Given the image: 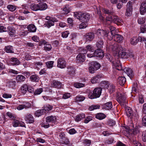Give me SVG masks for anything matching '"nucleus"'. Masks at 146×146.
<instances>
[{
	"mask_svg": "<svg viewBox=\"0 0 146 146\" xmlns=\"http://www.w3.org/2000/svg\"><path fill=\"white\" fill-rule=\"evenodd\" d=\"M9 31V35H14L16 33V31L14 28H13L11 26H9L7 27V31Z\"/></svg>",
	"mask_w": 146,
	"mask_h": 146,
	"instance_id": "38",
	"label": "nucleus"
},
{
	"mask_svg": "<svg viewBox=\"0 0 146 146\" xmlns=\"http://www.w3.org/2000/svg\"><path fill=\"white\" fill-rule=\"evenodd\" d=\"M69 34V32L68 31H66L62 33V36L63 38H66L67 37Z\"/></svg>",
	"mask_w": 146,
	"mask_h": 146,
	"instance_id": "62",
	"label": "nucleus"
},
{
	"mask_svg": "<svg viewBox=\"0 0 146 146\" xmlns=\"http://www.w3.org/2000/svg\"><path fill=\"white\" fill-rule=\"evenodd\" d=\"M139 127L137 126H135V128L133 129V133L134 135L137 134L139 132Z\"/></svg>",
	"mask_w": 146,
	"mask_h": 146,
	"instance_id": "61",
	"label": "nucleus"
},
{
	"mask_svg": "<svg viewBox=\"0 0 146 146\" xmlns=\"http://www.w3.org/2000/svg\"><path fill=\"white\" fill-rule=\"evenodd\" d=\"M33 65V67L35 69H36L37 70H39L40 69L39 67H42L43 65V63L41 62H34L32 64Z\"/></svg>",
	"mask_w": 146,
	"mask_h": 146,
	"instance_id": "26",
	"label": "nucleus"
},
{
	"mask_svg": "<svg viewBox=\"0 0 146 146\" xmlns=\"http://www.w3.org/2000/svg\"><path fill=\"white\" fill-rule=\"evenodd\" d=\"M140 31L142 33H146V24L145 25L141 26L140 27Z\"/></svg>",
	"mask_w": 146,
	"mask_h": 146,
	"instance_id": "64",
	"label": "nucleus"
},
{
	"mask_svg": "<svg viewBox=\"0 0 146 146\" xmlns=\"http://www.w3.org/2000/svg\"><path fill=\"white\" fill-rule=\"evenodd\" d=\"M123 70L130 78L133 76V72L131 68L125 67L123 69Z\"/></svg>",
	"mask_w": 146,
	"mask_h": 146,
	"instance_id": "20",
	"label": "nucleus"
},
{
	"mask_svg": "<svg viewBox=\"0 0 146 146\" xmlns=\"http://www.w3.org/2000/svg\"><path fill=\"white\" fill-rule=\"evenodd\" d=\"M79 54L76 57V62L78 63L81 64L85 60V54L87 52V51L84 48H81L79 49Z\"/></svg>",
	"mask_w": 146,
	"mask_h": 146,
	"instance_id": "4",
	"label": "nucleus"
},
{
	"mask_svg": "<svg viewBox=\"0 0 146 146\" xmlns=\"http://www.w3.org/2000/svg\"><path fill=\"white\" fill-rule=\"evenodd\" d=\"M117 81L119 84L123 85L126 81V79L124 77H119L118 78Z\"/></svg>",
	"mask_w": 146,
	"mask_h": 146,
	"instance_id": "34",
	"label": "nucleus"
},
{
	"mask_svg": "<svg viewBox=\"0 0 146 146\" xmlns=\"http://www.w3.org/2000/svg\"><path fill=\"white\" fill-rule=\"evenodd\" d=\"M109 91L110 93L114 92L115 90V86L112 84H110L108 88Z\"/></svg>",
	"mask_w": 146,
	"mask_h": 146,
	"instance_id": "48",
	"label": "nucleus"
},
{
	"mask_svg": "<svg viewBox=\"0 0 146 146\" xmlns=\"http://www.w3.org/2000/svg\"><path fill=\"white\" fill-rule=\"evenodd\" d=\"M83 143L84 145L86 146H89L91 143L90 140L87 139L84 140Z\"/></svg>",
	"mask_w": 146,
	"mask_h": 146,
	"instance_id": "60",
	"label": "nucleus"
},
{
	"mask_svg": "<svg viewBox=\"0 0 146 146\" xmlns=\"http://www.w3.org/2000/svg\"><path fill=\"white\" fill-rule=\"evenodd\" d=\"M42 43L44 46V50L46 51H50L52 47L50 44L45 40H42Z\"/></svg>",
	"mask_w": 146,
	"mask_h": 146,
	"instance_id": "17",
	"label": "nucleus"
},
{
	"mask_svg": "<svg viewBox=\"0 0 146 146\" xmlns=\"http://www.w3.org/2000/svg\"><path fill=\"white\" fill-rule=\"evenodd\" d=\"M86 41H91L94 37V35L93 33H86L84 36Z\"/></svg>",
	"mask_w": 146,
	"mask_h": 146,
	"instance_id": "19",
	"label": "nucleus"
},
{
	"mask_svg": "<svg viewBox=\"0 0 146 146\" xmlns=\"http://www.w3.org/2000/svg\"><path fill=\"white\" fill-rule=\"evenodd\" d=\"M102 89L101 88H95L93 92L90 91L88 92V96L89 98L94 99L100 97L102 93Z\"/></svg>",
	"mask_w": 146,
	"mask_h": 146,
	"instance_id": "5",
	"label": "nucleus"
},
{
	"mask_svg": "<svg viewBox=\"0 0 146 146\" xmlns=\"http://www.w3.org/2000/svg\"><path fill=\"white\" fill-rule=\"evenodd\" d=\"M71 94L69 93H66L64 94L63 95L62 98L64 99H66L70 97Z\"/></svg>",
	"mask_w": 146,
	"mask_h": 146,
	"instance_id": "58",
	"label": "nucleus"
},
{
	"mask_svg": "<svg viewBox=\"0 0 146 146\" xmlns=\"http://www.w3.org/2000/svg\"><path fill=\"white\" fill-rule=\"evenodd\" d=\"M31 9L33 11H37L39 10V5L38 4L33 3L30 6Z\"/></svg>",
	"mask_w": 146,
	"mask_h": 146,
	"instance_id": "28",
	"label": "nucleus"
},
{
	"mask_svg": "<svg viewBox=\"0 0 146 146\" xmlns=\"http://www.w3.org/2000/svg\"><path fill=\"white\" fill-rule=\"evenodd\" d=\"M7 83L10 87L14 89L16 84V82L15 79H11L7 81Z\"/></svg>",
	"mask_w": 146,
	"mask_h": 146,
	"instance_id": "25",
	"label": "nucleus"
},
{
	"mask_svg": "<svg viewBox=\"0 0 146 146\" xmlns=\"http://www.w3.org/2000/svg\"><path fill=\"white\" fill-rule=\"evenodd\" d=\"M138 42V40L137 37H133L130 40V43L133 45H136Z\"/></svg>",
	"mask_w": 146,
	"mask_h": 146,
	"instance_id": "40",
	"label": "nucleus"
},
{
	"mask_svg": "<svg viewBox=\"0 0 146 146\" xmlns=\"http://www.w3.org/2000/svg\"><path fill=\"white\" fill-rule=\"evenodd\" d=\"M62 85L61 82L56 80H54L52 82V85L53 87L59 88L61 87Z\"/></svg>",
	"mask_w": 146,
	"mask_h": 146,
	"instance_id": "30",
	"label": "nucleus"
},
{
	"mask_svg": "<svg viewBox=\"0 0 146 146\" xmlns=\"http://www.w3.org/2000/svg\"><path fill=\"white\" fill-rule=\"evenodd\" d=\"M5 49V51L7 53H13L14 52L12 46L10 45L6 46Z\"/></svg>",
	"mask_w": 146,
	"mask_h": 146,
	"instance_id": "37",
	"label": "nucleus"
},
{
	"mask_svg": "<svg viewBox=\"0 0 146 146\" xmlns=\"http://www.w3.org/2000/svg\"><path fill=\"white\" fill-rule=\"evenodd\" d=\"M132 9H127L125 13V15L127 17H130L132 14Z\"/></svg>",
	"mask_w": 146,
	"mask_h": 146,
	"instance_id": "59",
	"label": "nucleus"
},
{
	"mask_svg": "<svg viewBox=\"0 0 146 146\" xmlns=\"http://www.w3.org/2000/svg\"><path fill=\"white\" fill-rule=\"evenodd\" d=\"M108 32L106 30L99 29L96 32L99 38L101 39L105 38L107 37L108 38Z\"/></svg>",
	"mask_w": 146,
	"mask_h": 146,
	"instance_id": "12",
	"label": "nucleus"
},
{
	"mask_svg": "<svg viewBox=\"0 0 146 146\" xmlns=\"http://www.w3.org/2000/svg\"><path fill=\"white\" fill-rule=\"evenodd\" d=\"M65 134L64 133L61 132L60 133L59 136L60 138L63 139H65V141H63V143H68V139L65 137Z\"/></svg>",
	"mask_w": 146,
	"mask_h": 146,
	"instance_id": "42",
	"label": "nucleus"
},
{
	"mask_svg": "<svg viewBox=\"0 0 146 146\" xmlns=\"http://www.w3.org/2000/svg\"><path fill=\"white\" fill-rule=\"evenodd\" d=\"M43 91V89L42 88H38L35 90L34 93V94L35 95L40 94L42 93Z\"/></svg>",
	"mask_w": 146,
	"mask_h": 146,
	"instance_id": "56",
	"label": "nucleus"
},
{
	"mask_svg": "<svg viewBox=\"0 0 146 146\" xmlns=\"http://www.w3.org/2000/svg\"><path fill=\"white\" fill-rule=\"evenodd\" d=\"M107 48L112 51L114 56H117L122 58H127L129 57L134 59V54L131 52H128L126 49L122 47L121 45L115 43L111 45H108Z\"/></svg>",
	"mask_w": 146,
	"mask_h": 146,
	"instance_id": "1",
	"label": "nucleus"
},
{
	"mask_svg": "<svg viewBox=\"0 0 146 146\" xmlns=\"http://www.w3.org/2000/svg\"><path fill=\"white\" fill-rule=\"evenodd\" d=\"M100 67V64L96 62H91L89 64V70L90 73L93 74L95 70L98 69Z\"/></svg>",
	"mask_w": 146,
	"mask_h": 146,
	"instance_id": "9",
	"label": "nucleus"
},
{
	"mask_svg": "<svg viewBox=\"0 0 146 146\" xmlns=\"http://www.w3.org/2000/svg\"><path fill=\"white\" fill-rule=\"evenodd\" d=\"M113 37L114 40L118 42H121L123 39V37L122 35L116 34L113 35Z\"/></svg>",
	"mask_w": 146,
	"mask_h": 146,
	"instance_id": "22",
	"label": "nucleus"
},
{
	"mask_svg": "<svg viewBox=\"0 0 146 146\" xmlns=\"http://www.w3.org/2000/svg\"><path fill=\"white\" fill-rule=\"evenodd\" d=\"M54 62L53 61H49L46 62V66L48 68H51L53 67Z\"/></svg>",
	"mask_w": 146,
	"mask_h": 146,
	"instance_id": "50",
	"label": "nucleus"
},
{
	"mask_svg": "<svg viewBox=\"0 0 146 146\" xmlns=\"http://www.w3.org/2000/svg\"><path fill=\"white\" fill-rule=\"evenodd\" d=\"M44 110L42 109L38 110L36 111L35 113V115L36 117H38L42 115H43L44 114Z\"/></svg>",
	"mask_w": 146,
	"mask_h": 146,
	"instance_id": "41",
	"label": "nucleus"
},
{
	"mask_svg": "<svg viewBox=\"0 0 146 146\" xmlns=\"http://www.w3.org/2000/svg\"><path fill=\"white\" fill-rule=\"evenodd\" d=\"M28 31L30 32H35L36 30V28L33 24H31L28 25L27 27Z\"/></svg>",
	"mask_w": 146,
	"mask_h": 146,
	"instance_id": "24",
	"label": "nucleus"
},
{
	"mask_svg": "<svg viewBox=\"0 0 146 146\" xmlns=\"http://www.w3.org/2000/svg\"><path fill=\"white\" fill-rule=\"evenodd\" d=\"M21 90L22 94H25L27 92L30 93H33L34 89L31 86L25 84L21 87Z\"/></svg>",
	"mask_w": 146,
	"mask_h": 146,
	"instance_id": "10",
	"label": "nucleus"
},
{
	"mask_svg": "<svg viewBox=\"0 0 146 146\" xmlns=\"http://www.w3.org/2000/svg\"><path fill=\"white\" fill-rule=\"evenodd\" d=\"M95 57L102 58L104 56L103 51L100 49H98L96 50L94 52Z\"/></svg>",
	"mask_w": 146,
	"mask_h": 146,
	"instance_id": "15",
	"label": "nucleus"
},
{
	"mask_svg": "<svg viewBox=\"0 0 146 146\" xmlns=\"http://www.w3.org/2000/svg\"><path fill=\"white\" fill-rule=\"evenodd\" d=\"M85 117V115L83 113L77 115L75 119L76 121L78 122L84 118Z\"/></svg>",
	"mask_w": 146,
	"mask_h": 146,
	"instance_id": "32",
	"label": "nucleus"
},
{
	"mask_svg": "<svg viewBox=\"0 0 146 146\" xmlns=\"http://www.w3.org/2000/svg\"><path fill=\"white\" fill-rule=\"evenodd\" d=\"M85 84L79 82H76L74 84V86L76 88H80L85 86Z\"/></svg>",
	"mask_w": 146,
	"mask_h": 146,
	"instance_id": "44",
	"label": "nucleus"
},
{
	"mask_svg": "<svg viewBox=\"0 0 146 146\" xmlns=\"http://www.w3.org/2000/svg\"><path fill=\"white\" fill-rule=\"evenodd\" d=\"M138 23L139 24H142L145 22V18L144 17H140L138 19Z\"/></svg>",
	"mask_w": 146,
	"mask_h": 146,
	"instance_id": "52",
	"label": "nucleus"
},
{
	"mask_svg": "<svg viewBox=\"0 0 146 146\" xmlns=\"http://www.w3.org/2000/svg\"><path fill=\"white\" fill-rule=\"evenodd\" d=\"M98 11V14H99L100 19V20L101 21H102V22L104 21V23L105 24H107L108 25L109 24H108V23L109 22H106V21H104V18L102 16V15L101 14V12L100 11Z\"/></svg>",
	"mask_w": 146,
	"mask_h": 146,
	"instance_id": "53",
	"label": "nucleus"
},
{
	"mask_svg": "<svg viewBox=\"0 0 146 146\" xmlns=\"http://www.w3.org/2000/svg\"><path fill=\"white\" fill-rule=\"evenodd\" d=\"M139 92V89L137 82H135L132 85V92L131 93L132 96H133V94H135Z\"/></svg>",
	"mask_w": 146,
	"mask_h": 146,
	"instance_id": "16",
	"label": "nucleus"
},
{
	"mask_svg": "<svg viewBox=\"0 0 146 146\" xmlns=\"http://www.w3.org/2000/svg\"><path fill=\"white\" fill-rule=\"evenodd\" d=\"M63 11L64 12L65 14H67L70 11V9L69 8V5H66L64 7Z\"/></svg>",
	"mask_w": 146,
	"mask_h": 146,
	"instance_id": "47",
	"label": "nucleus"
},
{
	"mask_svg": "<svg viewBox=\"0 0 146 146\" xmlns=\"http://www.w3.org/2000/svg\"><path fill=\"white\" fill-rule=\"evenodd\" d=\"M142 139L144 142H146V131H144L142 132Z\"/></svg>",
	"mask_w": 146,
	"mask_h": 146,
	"instance_id": "63",
	"label": "nucleus"
},
{
	"mask_svg": "<svg viewBox=\"0 0 146 146\" xmlns=\"http://www.w3.org/2000/svg\"><path fill=\"white\" fill-rule=\"evenodd\" d=\"M30 80L33 82H36L38 81V77L36 75H31L30 78Z\"/></svg>",
	"mask_w": 146,
	"mask_h": 146,
	"instance_id": "43",
	"label": "nucleus"
},
{
	"mask_svg": "<svg viewBox=\"0 0 146 146\" xmlns=\"http://www.w3.org/2000/svg\"><path fill=\"white\" fill-rule=\"evenodd\" d=\"M125 111L126 114L128 117H129L133 115V111L130 107H126L125 109Z\"/></svg>",
	"mask_w": 146,
	"mask_h": 146,
	"instance_id": "36",
	"label": "nucleus"
},
{
	"mask_svg": "<svg viewBox=\"0 0 146 146\" xmlns=\"http://www.w3.org/2000/svg\"><path fill=\"white\" fill-rule=\"evenodd\" d=\"M101 74H98L93 77L91 79V82L92 84H95L99 81L100 79L102 77Z\"/></svg>",
	"mask_w": 146,
	"mask_h": 146,
	"instance_id": "23",
	"label": "nucleus"
},
{
	"mask_svg": "<svg viewBox=\"0 0 146 146\" xmlns=\"http://www.w3.org/2000/svg\"><path fill=\"white\" fill-rule=\"evenodd\" d=\"M52 108V106L49 105H46L44 107V108L42 109L44 112V113L46 111H48L51 110Z\"/></svg>",
	"mask_w": 146,
	"mask_h": 146,
	"instance_id": "51",
	"label": "nucleus"
},
{
	"mask_svg": "<svg viewBox=\"0 0 146 146\" xmlns=\"http://www.w3.org/2000/svg\"><path fill=\"white\" fill-rule=\"evenodd\" d=\"M110 83L108 81H105L102 82L101 83V86L104 88L108 89Z\"/></svg>",
	"mask_w": 146,
	"mask_h": 146,
	"instance_id": "46",
	"label": "nucleus"
},
{
	"mask_svg": "<svg viewBox=\"0 0 146 146\" xmlns=\"http://www.w3.org/2000/svg\"><path fill=\"white\" fill-rule=\"evenodd\" d=\"M66 62L64 58H59L58 60L57 66L61 68H64L66 67Z\"/></svg>",
	"mask_w": 146,
	"mask_h": 146,
	"instance_id": "13",
	"label": "nucleus"
},
{
	"mask_svg": "<svg viewBox=\"0 0 146 146\" xmlns=\"http://www.w3.org/2000/svg\"><path fill=\"white\" fill-rule=\"evenodd\" d=\"M113 106L111 102H109L103 105V108L106 110H109L112 108Z\"/></svg>",
	"mask_w": 146,
	"mask_h": 146,
	"instance_id": "29",
	"label": "nucleus"
},
{
	"mask_svg": "<svg viewBox=\"0 0 146 146\" xmlns=\"http://www.w3.org/2000/svg\"><path fill=\"white\" fill-rule=\"evenodd\" d=\"M10 61L13 65H18L20 63L19 60L16 58L13 57L11 58Z\"/></svg>",
	"mask_w": 146,
	"mask_h": 146,
	"instance_id": "35",
	"label": "nucleus"
},
{
	"mask_svg": "<svg viewBox=\"0 0 146 146\" xmlns=\"http://www.w3.org/2000/svg\"><path fill=\"white\" fill-rule=\"evenodd\" d=\"M102 12L104 13L109 15L108 17H106V22H109L108 24H109L112 20L117 25H119L122 22V19L117 16L114 17L113 19H112V15H113L114 13L112 10L104 9L102 10Z\"/></svg>",
	"mask_w": 146,
	"mask_h": 146,
	"instance_id": "2",
	"label": "nucleus"
},
{
	"mask_svg": "<svg viewBox=\"0 0 146 146\" xmlns=\"http://www.w3.org/2000/svg\"><path fill=\"white\" fill-rule=\"evenodd\" d=\"M7 8L9 10L11 11H14L16 9V6L12 5H8L7 6Z\"/></svg>",
	"mask_w": 146,
	"mask_h": 146,
	"instance_id": "49",
	"label": "nucleus"
},
{
	"mask_svg": "<svg viewBox=\"0 0 146 146\" xmlns=\"http://www.w3.org/2000/svg\"><path fill=\"white\" fill-rule=\"evenodd\" d=\"M106 117V115L103 113H99L96 115V117L99 119L102 120L105 118Z\"/></svg>",
	"mask_w": 146,
	"mask_h": 146,
	"instance_id": "39",
	"label": "nucleus"
},
{
	"mask_svg": "<svg viewBox=\"0 0 146 146\" xmlns=\"http://www.w3.org/2000/svg\"><path fill=\"white\" fill-rule=\"evenodd\" d=\"M88 25L87 22H82V23L79 25V28L80 29L86 28Z\"/></svg>",
	"mask_w": 146,
	"mask_h": 146,
	"instance_id": "54",
	"label": "nucleus"
},
{
	"mask_svg": "<svg viewBox=\"0 0 146 146\" xmlns=\"http://www.w3.org/2000/svg\"><path fill=\"white\" fill-rule=\"evenodd\" d=\"M140 11L141 15H143L146 12V2H143L141 4L140 8Z\"/></svg>",
	"mask_w": 146,
	"mask_h": 146,
	"instance_id": "21",
	"label": "nucleus"
},
{
	"mask_svg": "<svg viewBox=\"0 0 146 146\" xmlns=\"http://www.w3.org/2000/svg\"><path fill=\"white\" fill-rule=\"evenodd\" d=\"M67 72L69 75L72 76L75 72V68L72 66H68Z\"/></svg>",
	"mask_w": 146,
	"mask_h": 146,
	"instance_id": "31",
	"label": "nucleus"
},
{
	"mask_svg": "<svg viewBox=\"0 0 146 146\" xmlns=\"http://www.w3.org/2000/svg\"><path fill=\"white\" fill-rule=\"evenodd\" d=\"M46 19L48 20L45 23V25L47 27L49 28L52 26H54V23L58 21L57 19L55 17L47 16L46 17Z\"/></svg>",
	"mask_w": 146,
	"mask_h": 146,
	"instance_id": "11",
	"label": "nucleus"
},
{
	"mask_svg": "<svg viewBox=\"0 0 146 146\" xmlns=\"http://www.w3.org/2000/svg\"><path fill=\"white\" fill-rule=\"evenodd\" d=\"M25 120L27 123H33L34 121L33 116L30 114H27L25 116Z\"/></svg>",
	"mask_w": 146,
	"mask_h": 146,
	"instance_id": "18",
	"label": "nucleus"
},
{
	"mask_svg": "<svg viewBox=\"0 0 146 146\" xmlns=\"http://www.w3.org/2000/svg\"><path fill=\"white\" fill-rule=\"evenodd\" d=\"M109 60L111 62L113 68H115L119 70H121L122 69L121 65V64L120 61L119 60H114V58L111 56L110 55L108 56Z\"/></svg>",
	"mask_w": 146,
	"mask_h": 146,
	"instance_id": "8",
	"label": "nucleus"
},
{
	"mask_svg": "<svg viewBox=\"0 0 146 146\" xmlns=\"http://www.w3.org/2000/svg\"><path fill=\"white\" fill-rule=\"evenodd\" d=\"M85 97L83 96L78 95L76 97V100L78 102H82L85 99Z\"/></svg>",
	"mask_w": 146,
	"mask_h": 146,
	"instance_id": "45",
	"label": "nucleus"
},
{
	"mask_svg": "<svg viewBox=\"0 0 146 146\" xmlns=\"http://www.w3.org/2000/svg\"><path fill=\"white\" fill-rule=\"evenodd\" d=\"M100 106L98 105H92L89 108V110L90 111H92L94 110L99 109Z\"/></svg>",
	"mask_w": 146,
	"mask_h": 146,
	"instance_id": "57",
	"label": "nucleus"
},
{
	"mask_svg": "<svg viewBox=\"0 0 146 146\" xmlns=\"http://www.w3.org/2000/svg\"><path fill=\"white\" fill-rule=\"evenodd\" d=\"M74 16L82 22H88L90 18L88 13L81 12H75L74 13Z\"/></svg>",
	"mask_w": 146,
	"mask_h": 146,
	"instance_id": "3",
	"label": "nucleus"
},
{
	"mask_svg": "<svg viewBox=\"0 0 146 146\" xmlns=\"http://www.w3.org/2000/svg\"><path fill=\"white\" fill-rule=\"evenodd\" d=\"M116 100L117 102L121 105L124 106L127 103L125 94L118 92L116 94Z\"/></svg>",
	"mask_w": 146,
	"mask_h": 146,
	"instance_id": "7",
	"label": "nucleus"
},
{
	"mask_svg": "<svg viewBox=\"0 0 146 146\" xmlns=\"http://www.w3.org/2000/svg\"><path fill=\"white\" fill-rule=\"evenodd\" d=\"M110 32L107 31L108 32V40L107 41V47L108 45H111L112 44L111 43L112 41H111L113 38V35L115 34L117 31L115 27L112 26H110L109 27Z\"/></svg>",
	"mask_w": 146,
	"mask_h": 146,
	"instance_id": "6",
	"label": "nucleus"
},
{
	"mask_svg": "<svg viewBox=\"0 0 146 146\" xmlns=\"http://www.w3.org/2000/svg\"><path fill=\"white\" fill-rule=\"evenodd\" d=\"M46 122L55 124H57L56 118V116L52 115L46 117Z\"/></svg>",
	"mask_w": 146,
	"mask_h": 146,
	"instance_id": "14",
	"label": "nucleus"
},
{
	"mask_svg": "<svg viewBox=\"0 0 146 146\" xmlns=\"http://www.w3.org/2000/svg\"><path fill=\"white\" fill-rule=\"evenodd\" d=\"M16 79L17 82H21L25 80L26 78L22 75H18L17 76Z\"/></svg>",
	"mask_w": 146,
	"mask_h": 146,
	"instance_id": "33",
	"label": "nucleus"
},
{
	"mask_svg": "<svg viewBox=\"0 0 146 146\" xmlns=\"http://www.w3.org/2000/svg\"><path fill=\"white\" fill-rule=\"evenodd\" d=\"M39 5V10L44 11L46 10L47 8V4L43 2L38 3Z\"/></svg>",
	"mask_w": 146,
	"mask_h": 146,
	"instance_id": "27",
	"label": "nucleus"
},
{
	"mask_svg": "<svg viewBox=\"0 0 146 146\" xmlns=\"http://www.w3.org/2000/svg\"><path fill=\"white\" fill-rule=\"evenodd\" d=\"M104 42L102 40H99L97 43L96 46L98 48H102L103 46Z\"/></svg>",
	"mask_w": 146,
	"mask_h": 146,
	"instance_id": "55",
	"label": "nucleus"
}]
</instances>
